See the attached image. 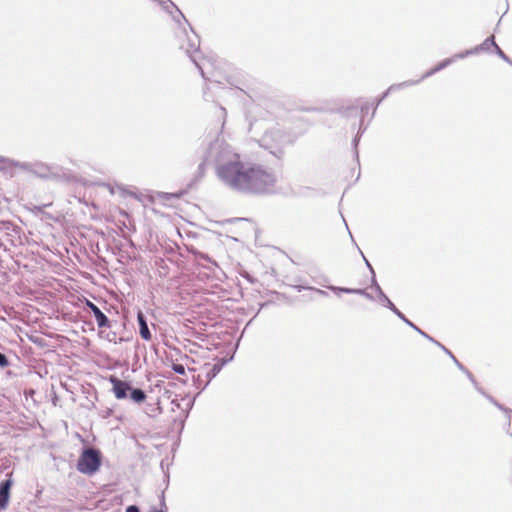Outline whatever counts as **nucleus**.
<instances>
[{
    "instance_id": "nucleus-25",
    "label": "nucleus",
    "mask_w": 512,
    "mask_h": 512,
    "mask_svg": "<svg viewBox=\"0 0 512 512\" xmlns=\"http://www.w3.org/2000/svg\"><path fill=\"white\" fill-rule=\"evenodd\" d=\"M197 50V46L195 43H191V49H188L187 52L188 53H191V51H196Z\"/></svg>"
},
{
    "instance_id": "nucleus-4",
    "label": "nucleus",
    "mask_w": 512,
    "mask_h": 512,
    "mask_svg": "<svg viewBox=\"0 0 512 512\" xmlns=\"http://www.w3.org/2000/svg\"><path fill=\"white\" fill-rule=\"evenodd\" d=\"M480 52V48L479 47H474L473 49H470V50H466L464 52H461V53H458V54H455L454 56L450 57V58H447L443 61H441L436 67H434L433 69H431L430 71H428L427 73H425L423 76H422V79H425L427 77H430L432 76L433 74H435L436 72L446 68L448 65L452 64L453 62H455L457 59H463L469 55H472V54H477Z\"/></svg>"
},
{
    "instance_id": "nucleus-13",
    "label": "nucleus",
    "mask_w": 512,
    "mask_h": 512,
    "mask_svg": "<svg viewBox=\"0 0 512 512\" xmlns=\"http://www.w3.org/2000/svg\"><path fill=\"white\" fill-rule=\"evenodd\" d=\"M137 320L139 324V332L143 339L149 340L151 338V333L149 331L146 319L142 312H138Z\"/></svg>"
},
{
    "instance_id": "nucleus-9",
    "label": "nucleus",
    "mask_w": 512,
    "mask_h": 512,
    "mask_svg": "<svg viewBox=\"0 0 512 512\" xmlns=\"http://www.w3.org/2000/svg\"><path fill=\"white\" fill-rule=\"evenodd\" d=\"M30 169H24L25 171H31L37 174L40 177H51L54 176L55 173L52 171V168L43 163H34L30 164Z\"/></svg>"
},
{
    "instance_id": "nucleus-24",
    "label": "nucleus",
    "mask_w": 512,
    "mask_h": 512,
    "mask_svg": "<svg viewBox=\"0 0 512 512\" xmlns=\"http://www.w3.org/2000/svg\"><path fill=\"white\" fill-rule=\"evenodd\" d=\"M126 512H139V509L136 506H129Z\"/></svg>"
},
{
    "instance_id": "nucleus-10",
    "label": "nucleus",
    "mask_w": 512,
    "mask_h": 512,
    "mask_svg": "<svg viewBox=\"0 0 512 512\" xmlns=\"http://www.w3.org/2000/svg\"><path fill=\"white\" fill-rule=\"evenodd\" d=\"M365 262L367 264V266L369 267V269L371 270L372 274H373V277H372V283H373V286L375 287V290L378 294V299L379 301L382 303V305L386 306L387 308H392L393 307V303L391 302V300L384 294V292L382 291V289L380 288V286L378 285L376 279H375V276H374V271L370 265V263L365 259Z\"/></svg>"
},
{
    "instance_id": "nucleus-6",
    "label": "nucleus",
    "mask_w": 512,
    "mask_h": 512,
    "mask_svg": "<svg viewBox=\"0 0 512 512\" xmlns=\"http://www.w3.org/2000/svg\"><path fill=\"white\" fill-rule=\"evenodd\" d=\"M232 356L228 359V360H225V361H220V360H217L213 365L209 364V363H205L201 368H200V374L199 376H201V374H204L207 378H208V381H210L213 377H215L219 371L222 369L223 365L226 364L228 361H231L232 360Z\"/></svg>"
},
{
    "instance_id": "nucleus-7",
    "label": "nucleus",
    "mask_w": 512,
    "mask_h": 512,
    "mask_svg": "<svg viewBox=\"0 0 512 512\" xmlns=\"http://www.w3.org/2000/svg\"><path fill=\"white\" fill-rule=\"evenodd\" d=\"M282 136L278 132H268L261 139V145L268 149L271 153L275 154V149L281 142Z\"/></svg>"
},
{
    "instance_id": "nucleus-15",
    "label": "nucleus",
    "mask_w": 512,
    "mask_h": 512,
    "mask_svg": "<svg viewBox=\"0 0 512 512\" xmlns=\"http://www.w3.org/2000/svg\"><path fill=\"white\" fill-rule=\"evenodd\" d=\"M131 391V394H130V397L133 401L137 402V403H140L142 401L145 400L146 398V395L145 393L140 390V389H133V390H130Z\"/></svg>"
},
{
    "instance_id": "nucleus-29",
    "label": "nucleus",
    "mask_w": 512,
    "mask_h": 512,
    "mask_svg": "<svg viewBox=\"0 0 512 512\" xmlns=\"http://www.w3.org/2000/svg\"><path fill=\"white\" fill-rule=\"evenodd\" d=\"M363 296H365L368 299H373V297L369 293H367L366 291H365V294H363Z\"/></svg>"
},
{
    "instance_id": "nucleus-17",
    "label": "nucleus",
    "mask_w": 512,
    "mask_h": 512,
    "mask_svg": "<svg viewBox=\"0 0 512 512\" xmlns=\"http://www.w3.org/2000/svg\"><path fill=\"white\" fill-rule=\"evenodd\" d=\"M496 43L494 41V37L487 38L481 45L478 47L480 48V51L482 50H488L490 46L495 47Z\"/></svg>"
},
{
    "instance_id": "nucleus-21",
    "label": "nucleus",
    "mask_w": 512,
    "mask_h": 512,
    "mask_svg": "<svg viewBox=\"0 0 512 512\" xmlns=\"http://www.w3.org/2000/svg\"><path fill=\"white\" fill-rule=\"evenodd\" d=\"M8 365V361L5 357V354H0V366L5 367Z\"/></svg>"
},
{
    "instance_id": "nucleus-8",
    "label": "nucleus",
    "mask_w": 512,
    "mask_h": 512,
    "mask_svg": "<svg viewBox=\"0 0 512 512\" xmlns=\"http://www.w3.org/2000/svg\"><path fill=\"white\" fill-rule=\"evenodd\" d=\"M12 484L11 478L0 484V510H4L8 505Z\"/></svg>"
},
{
    "instance_id": "nucleus-26",
    "label": "nucleus",
    "mask_w": 512,
    "mask_h": 512,
    "mask_svg": "<svg viewBox=\"0 0 512 512\" xmlns=\"http://www.w3.org/2000/svg\"><path fill=\"white\" fill-rule=\"evenodd\" d=\"M435 344H436V346H437L439 349L444 350L445 352H448V351L446 350V348H445L442 344H440V343H438V342H435Z\"/></svg>"
},
{
    "instance_id": "nucleus-11",
    "label": "nucleus",
    "mask_w": 512,
    "mask_h": 512,
    "mask_svg": "<svg viewBox=\"0 0 512 512\" xmlns=\"http://www.w3.org/2000/svg\"><path fill=\"white\" fill-rule=\"evenodd\" d=\"M19 168L21 170L30 169L29 163L14 161L10 158L0 157V170Z\"/></svg>"
},
{
    "instance_id": "nucleus-19",
    "label": "nucleus",
    "mask_w": 512,
    "mask_h": 512,
    "mask_svg": "<svg viewBox=\"0 0 512 512\" xmlns=\"http://www.w3.org/2000/svg\"><path fill=\"white\" fill-rule=\"evenodd\" d=\"M495 50H496V53L502 58L504 59L505 61L509 62V59L508 57L504 54V52L498 47V45L496 44L495 45Z\"/></svg>"
},
{
    "instance_id": "nucleus-31",
    "label": "nucleus",
    "mask_w": 512,
    "mask_h": 512,
    "mask_svg": "<svg viewBox=\"0 0 512 512\" xmlns=\"http://www.w3.org/2000/svg\"><path fill=\"white\" fill-rule=\"evenodd\" d=\"M451 358H452V360H453L454 362L458 363V362H457V360H456V358L454 357V355H453V354H451Z\"/></svg>"
},
{
    "instance_id": "nucleus-2",
    "label": "nucleus",
    "mask_w": 512,
    "mask_h": 512,
    "mask_svg": "<svg viewBox=\"0 0 512 512\" xmlns=\"http://www.w3.org/2000/svg\"><path fill=\"white\" fill-rule=\"evenodd\" d=\"M277 181V175L273 170L259 164H250L243 193H273Z\"/></svg>"
},
{
    "instance_id": "nucleus-30",
    "label": "nucleus",
    "mask_w": 512,
    "mask_h": 512,
    "mask_svg": "<svg viewBox=\"0 0 512 512\" xmlns=\"http://www.w3.org/2000/svg\"><path fill=\"white\" fill-rule=\"evenodd\" d=\"M391 311H393L395 314L396 312L398 311V309L395 307V305L393 304V307L392 308H389Z\"/></svg>"
},
{
    "instance_id": "nucleus-5",
    "label": "nucleus",
    "mask_w": 512,
    "mask_h": 512,
    "mask_svg": "<svg viewBox=\"0 0 512 512\" xmlns=\"http://www.w3.org/2000/svg\"><path fill=\"white\" fill-rule=\"evenodd\" d=\"M110 383L112 384V392L117 399H124L128 391L131 390L129 383L121 381L115 376H110Z\"/></svg>"
},
{
    "instance_id": "nucleus-14",
    "label": "nucleus",
    "mask_w": 512,
    "mask_h": 512,
    "mask_svg": "<svg viewBox=\"0 0 512 512\" xmlns=\"http://www.w3.org/2000/svg\"><path fill=\"white\" fill-rule=\"evenodd\" d=\"M329 289H331L334 292H343V293H348V294H359V295L365 294V290H363V289H352V288H343V287H336V286H330Z\"/></svg>"
},
{
    "instance_id": "nucleus-12",
    "label": "nucleus",
    "mask_w": 512,
    "mask_h": 512,
    "mask_svg": "<svg viewBox=\"0 0 512 512\" xmlns=\"http://www.w3.org/2000/svg\"><path fill=\"white\" fill-rule=\"evenodd\" d=\"M88 306L91 308L94 316H95V320L97 322V325L99 327H105L107 326L108 324V319L107 317L105 316V314L93 303L89 302L88 303Z\"/></svg>"
},
{
    "instance_id": "nucleus-3",
    "label": "nucleus",
    "mask_w": 512,
    "mask_h": 512,
    "mask_svg": "<svg viewBox=\"0 0 512 512\" xmlns=\"http://www.w3.org/2000/svg\"><path fill=\"white\" fill-rule=\"evenodd\" d=\"M101 464V456L98 450L85 449L77 462V469L83 474L91 475L95 473Z\"/></svg>"
},
{
    "instance_id": "nucleus-16",
    "label": "nucleus",
    "mask_w": 512,
    "mask_h": 512,
    "mask_svg": "<svg viewBox=\"0 0 512 512\" xmlns=\"http://www.w3.org/2000/svg\"><path fill=\"white\" fill-rule=\"evenodd\" d=\"M421 80H423V79L421 78L420 80H417V81H405V82L400 83V84L392 85V86H390L388 91L385 92V95H388L389 92L394 91L396 89H401V88H404V87L415 85V84L419 83Z\"/></svg>"
},
{
    "instance_id": "nucleus-28",
    "label": "nucleus",
    "mask_w": 512,
    "mask_h": 512,
    "mask_svg": "<svg viewBox=\"0 0 512 512\" xmlns=\"http://www.w3.org/2000/svg\"><path fill=\"white\" fill-rule=\"evenodd\" d=\"M170 7H171V8H175L174 4L170 2L169 4H167V5L165 6V9H167V10H168Z\"/></svg>"
},
{
    "instance_id": "nucleus-22",
    "label": "nucleus",
    "mask_w": 512,
    "mask_h": 512,
    "mask_svg": "<svg viewBox=\"0 0 512 512\" xmlns=\"http://www.w3.org/2000/svg\"><path fill=\"white\" fill-rule=\"evenodd\" d=\"M396 315H397L398 317H400L401 319H403V320H404L406 323H408L410 326H413V324H412L410 321H408V320L404 317V315H403L399 310L396 312Z\"/></svg>"
},
{
    "instance_id": "nucleus-23",
    "label": "nucleus",
    "mask_w": 512,
    "mask_h": 512,
    "mask_svg": "<svg viewBox=\"0 0 512 512\" xmlns=\"http://www.w3.org/2000/svg\"><path fill=\"white\" fill-rule=\"evenodd\" d=\"M177 14H178V15L174 17V19H175L177 22H179V23H180V18H181V19H183V20H185V18H184V16H183V14H182L180 11H178V10H177Z\"/></svg>"
},
{
    "instance_id": "nucleus-1",
    "label": "nucleus",
    "mask_w": 512,
    "mask_h": 512,
    "mask_svg": "<svg viewBox=\"0 0 512 512\" xmlns=\"http://www.w3.org/2000/svg\"><path fill=\"white\" fill-rule=\"evenodd\" d=\"M206 157L215 161L216 176L224 186L243 192L250 163L241 160L239 153L223 133H219L209 142Z\"/></svg>"
},
{
    "instance_id": "nucleus-27",
    "label": "nucleus",
    "mask_w": 512,
    "mask_h": 512,
    "mask_svg": "<svg viewBox=\"0 0 512 512\" xmlns=\"http://www.w3.org/2000/svg\"><path fill=\"white\" fill-rule=\"evenodd\" d=\"M314 291L320 295H326V292L324 290H321V289H314Z\"/></svg>"
},
{
    "instance_id": "nucleus-20",
    "label": "nucleus",
    "mask_w": 512,
    "mask_h": 512,
    "mask_svg": "<svg viewBox=\"0 0 512 512\" xmlns=\"http://www.w3.org/2000/svg\"><path fill=\"white\" fill-rule=\"evenodd\" d=\"M190 57H191L192 61L196 64V66L199 68L202 76L204 77V66L199 64L194 56L191 55Z\"/></svg>"
},
{
    "instance_id": "nucleus-18",
    "label": "nucleus",
    "mask_w": 512,
    "mask_h": 512,
    "mask_svg": "<svg viewBox=\"0 0 512 512\" xmlns=\"http://www.w3.org/2000/svg\"><path fill=\"white\" fill-rule=\"evenodd\" d=\"M173 370L178 374L185 373V368L182 364H173Z\"/></svg>"
}]
</instances>
